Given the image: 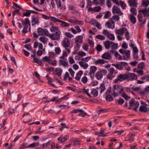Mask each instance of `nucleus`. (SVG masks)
<instances>
[{
  "label": "nucleus",
  "mask_w": 149,
  "mask_h": 149,
  "mask_svg": "<svg viewBox=\"0 0 149 149\" xmlns=\"http://www.w3.org/2000/svg\"><path fill=\"white\" fill-rule=\"evenodd\" d=\"M101 8L100 6H97L95 7L94 8V11L95 12H99L101 10Z\"/></svg>",
  "instance_id": "59"
},
{
  "label": "nucleus",
  "mask_w": 149,
  "mask_h": 149,
  "mask_svg": "<svg viewBox=\"0 0 149 149\" xmlns=\"http://www.w3.org/2000/svg\"><path fill=\"white\" fill-rule=\"evenodd\" d=\"M120 5L123 9H126L127 5L124 2L122 1H119V5Z\"/></svg>",
  "instance_id": "37"
},
{
  "label": "nucleus",
  "mask_w": 149,
  "mask_h": 149,
  "mask_svg": "<svg viewBox=\"0 0 149 149\" xmlns=\"http://www.w3.org/2000/svg\"><path fill=\"white\" fill-rule=\"evenodd\" d=\"M119 52L121 54L124 55L123 59L125 60H127L130 57V52L129 50H126L123 49H120Z\"/></svg>",
  "instance_id": "5"
},
{
  "label": "nucleus",
  "mask_w": 149,
  "mask_h": 149,
  "mask_svg": "<svg viewBox=\"0 0 149 149\" xmlns=\"http://www.w3.org/2000/svg\"><path fill=\"white\" fill-rule=\"evenodd\" d=\"M148 105L144 103L143 105H141L139 108L140 111L143 112H146L149 111V108L147 107Z\"/></svg>",
  "instance_id": "12"
},
{
  "label": "nucleus",
  "mask_w": 149,
  "mask_h": 149,
  "mask_svg": "<svg viewBox=\"0 0 149 149\" xmlns=\"http://www.w3.org/2000/svg\"><path fill=\"white\" fill-rule=\"evenodd\" d=\"M67 56V53L66 52H64L62 55L59 57L60 58L64 59Z\"/></svg>",
  "instance_id": "60"
},
{
  "label": "nucleus",
  "mask_w": 149,
  "mask_h": 149,
  "mask_svg": "<svg viewBox=\"0 0 149 149\" xmlns=\"http://www.w3.org/2000/svg\"><path fill=\"white\" fill-rule=\"evenodd\" d=\"M50 30L52 32L61 31L58 27L55 26H51L50 28Z\"/></svg>",
  "instance_id": "25"
},
{
  "label": "nucleus",
  "mask_w": 149,
  "mask_h": 149,
  "mask_svg": "<svg viewBox=\"0 0 149 149\" xmlns=\"http://www.w3.org/2000/svg\"><path fill=\"white\" fill-rule=\"evenodd\" d=\"M111 92L110 90H108L106 93L105 95L107 96L106 99L107 101L110 102L113 100V97L110 94Z\"/></svg>",
  "instance_id": "15"
},
{
  "label": "nucleus",
  "mask_w": 149,
  "mask_h": 149,
  "mask_svg": "<svg viewBox=\"0 0 149 149\" xmlns=\"http://www.w3.org/2000/svg\"><path fill=\"white\" fill-rule=\"evenodd\" d=\"M130 11L134 15H136L137 14L136 10L135 8H131Z\"/></svg>",
  "instance_id": "53"
},
{
  "label": "nucleus",
  "mask_w": 149,
  "mask_h": 149,
  "mask_svg": "<svg viewBox=\"0 0 149 149\" xmlns=\"http://www.w3.org/2000/svg\"><path fill=\"white\" fill-rule=\"evenodd\" d=\"M112 65L113 66H114L117 69L121 70L123 68V66H122L121 65L120 63V64H115L113 63Z\"/></svg>",
  "instance_id": "39"
},
{
  "label": "nucleus",
  "mask_w": 149,
  "mask_h": 149,
  "mask_svg": "<svg viewBox=\"0 0 149 149\" xmlns=\"http://www.w3.org/2000/svg\"><path fill=\"white\" fill-rule=\"evenodd\" d=\"M89 90L88 89H84L82 90V91H81V92L83 93H84V94H86L88 96L90 97H91V95H90V94L89 93H88Z\"/></svg>",
  "instance_id": "48"
},
{
  "label": "nucleus",
  "mask_w": 149,
  "mask_h": 149,
  "mask_svg": "<svg viewBox=\"0 0 149 149\" xmlns=\"http://www.w3.org/2000/svg\"><path fill=\"white\" fill-rule=\"evenodd\" d=\"M111 46L112 48L113 49H116L117 48V45L115 43L112 42H111Z\"/></svg>",
  "instance_id": "57"
},
{
  "label": "nucleus",
  "mask_w": 149,
  "mask_h": 149,
  "mask_svg": "<svg viewBox=\"0 0 149 149\" xmlns=\"http://www.w3.org/2000/svg\"><path fill=\"white\" fill-rule=\"evenodd\" d=\"M123 91V89L122 86L115 85L113 87L112 94L114 97H117L119 94H122Z\"/></svg>",
  "instance_id": "1"
},
{
  "label": "nucleus",
  "mask_w": 149,
  "mask_h": 149,
  "mask_svg": "<svg viewBox=\"0 0 149 149\" xmlns=\"http://www.w3.org/2000/svg\"><path fill=\"white\" fill-rule=\"evenodd\" d=\"M38 145V143H37V144L35 143H33L32 144H30L29 145L27 146L26 147L27 148H33L36 147Z\"/></svg>",
  "instance_id": "46"
},
{
  "label": "nucleus",
  "mask_w": 149,
  "mask_h": 149,
  "mask_svg": "<svg viewBox=\"0 0 149 149\" xmlns=\"http://www.w3.org/2000/svg\"><path fill=\"white\" fill-rule=\"evenodd\" d=\"M77 55L78 56H85L86 54V53L83 51H79V52H78V53H77Z\"/></svg>",
  "instance_id": "63"
},
{
  "label": "nucleus",
  "mask_w": 149,
  "mask_h": 149,
  "mask_svg": "<svg viewBox=\"0 0 149 149\" xmlns=\"http://www.w3.org/2000/svg\"><path fill=\"white\" fill-rule=\"evenodd\" d=\"M130 107L134 110L136 111L139 106L138 102L136 101L133 99H131L129 102Z\"/></svg>",
  "instance_id": "7"
},
{
  "label": "nucleus",
  "mask_w": 149,
  "mask_h": 149,
  "mask_svg": "<svg viewBox=\"0 0 149 149\" xmlns=\"http://www.w3.org/2000/svg\"><path fill=\"white\" fill-rule=\"evenodd\" d=\"M74 23L79 25H83L84 24V23L83 21H79L77 19H74Z\"/></svg>",
  "instance_id": "44"
},
{
  "label": "nucleus",
  "mask_w": 149,
  "mask_h": 149,
  "mask_svg": "<svg viewBox=\"0 0 149 149\" xmlns=\"http://www.w3.org/2000/svg\"><path fill=\"white\" fill-rule=\"evenodd\" d=\"M40 41L44 44H46L47 41V39L45 37H41L39 38Z\"/></svg>",
  "instance_id": "34"
},
{
  "label": "nucleus",
  "mask_w": 149,
  "mask_h": 149,
  "mask_svg": "<svg viewBox=\"0 0 149 149\" xmlns=\"http://www.w3.org/2000/svg\"><path fill=\"white\" fill-rule=\"evenodd\" d=\"M88 79L86 77L84 76L81 79V81L83 83H86L88 81Z\"/></svg>",
  "instance_id": "55"
},
{
  "label": "nucleus",
  "mask_w": 149,
  "mask_h": 149,
  "mask_svg": "<svg viewBox=\"0 0 149 149\" xmlns=\"http://www.w3.org/2000/svg\"><path fill=\"white\" fill-rule=\"evenodd\" d=\"M129 17L131 22L132 23L135 24L136 21V19L135 17L132 14H130Z\"/></svg>",
  "instance_id": "24"
},
{
  "label": "nucleus",
  "mask_w": 149,
  "mask_h": 149,
  "mask_svg": "<svg viewBox=\"0 0 149 149\" xmlns=\"http://www.w3.org/2000/svg\"><path fill=\"white\" fill-rule=\"evenodd\" d=\"M56 74L58 76H60L61 75L62 71L61 69L59 68H56L55 71Z\"/></svg>",
  "instance_id": "30"
},
{
  "label": "nucleus",
  "mask_w": 149,
  "mask_h": 149,
  "mask_svg": "<svg viewBox=\"0 0 149 149\" xmlns=\"http://www.w3.org/2000/svg\"><path fill=\"white\" fill-rule=\"evenodd\" d=\"M83 37L82 36H79L76 37L75 40V42L77 45H80L82 42Z\"/></svg>",
  "instance_id": "20"
},
{
  "label": "nucleus",
  "mask_w": 149,
  "mask_h": 149,
  "mask_svg": "<svg viewBox=\"0 0 149 149\" xmlns=\"http://www.w3.org/2000/svg\"><path fill=\"white\" fill-rule=\"evenodd\" d=\"M107 37L111 40H114L115 39V36L113 34L110 33Z\"/></svg>",
  "instance_id": "49"
},
{
  "label": "nucleus",
  "mask_w": 149,
  "mask_h": 149,
  "mask_svg": "<svg viewBox=\"0 0 149 149\" xmlns=\"http://www.w3.org/2000/svg\"><path fill=\"white\" fill-rule=\"evenodd\" d=\"M139 12H142L143 13L144 16L145 17H147L149 16V13L146 8L144 10H139Z\"/></svg>",
  "instance_id": "31"
},
{
  "label": "nucleus",
  "mask_w": 149,
  "mask_h": 149,
  "mask_svg": "<svg viewBox=\"0 0 149 149\" xmlns=\"http://www.w3.org/2000/svg\"><path fill=\"white\" fill-rule=\"evenodd\" d=\"M72 142L74 143L73 145L75 146L79 145L81 144L80 141L78 140L77 139H73Z\"/></svg>",
  "instance_id": "36"
},
{
  "label": "nucleus",
  "mask_w": 149,
  "mask_h": 149,
  "mask_svg": "<svg viewBox=\"0 0 149 149\" xmlns=\"http://www.w3.org/2000/svg\"><path fill=\"white\" fill-rule=\"evenodd\" d=\"M69 137L68 136H66L64 137L62 139H61V137H59L58 139V140L60 142L63 143V142L65 141Z\"/></svg>",
  "instance_id": "35"
},
{
  "label": "nucleus",
  "mask_w": 149,
  "mask_h": 149,
  "mask_svg": "<svg viewBox=\"0 0 149 149\" xmlns=\"http://www.w3.org/2000/svg\"><path fill=\"white\" fill-rule=\"evenodd\" d=\"M111 42L109 40L105 41L104 43V45L107 49H109L110 47Z\"/></svg>",
  "instance_id": "32"
},
{
  "label": "nucleus",
  "mask_w": 149,
  "mask_h": 149,
  "mask_svg": "<svg viewBox=\"0 0 149 149\" xmlns=\"http://www.w3.org/2000/svg\"><path fill=\"white\" fill-rule=\"evenodd\" d=\"M55 54H60L61 52V50L59 47H56L55 49Z\"/></svg>",
  "instance_id": "58"
},
{
  "label": "nucleus",
  "mask_w": 149,
  "mask_h": 149,
  "mask_svg": "<svg viewBox=\"0 0 149 149\" xmlns=\"http://www.w3.org/2000/svg\"><path fill=\"white\" fill-rule=\"evenodd\" d=\"M89 45L87 43L84 44L82 47V49L85 51H87L88 49Z\"/></svg>",
  "instance_id": "43"
},
{
  "label": "nucleus",
  "mask_w": 149,
  "mask_h": 149,
  "mask_svg": "<svg viewBox=\"0 0 149 149\" xmlns=\"http://www.w3.org/2000/svg\"><path fill=\"white\" fill-rule=\"evenodd\" d=\"M127 75V79H129L132 80H136L137 79V76L135 74L132 73H128Z\"/></svg>",
  "instance_id": "17"
},
{
  "label": "nucleus",
  "mask_w": 149,
  "mask_h": 149,
  "mask_svg": "<svg viewBox=\"0 0 149 149\" xmlns=\"http://www.w3.org/2000/svg\"><path fill=\"white\" fill-rule=\"evenodd\" d=\"M61 34V31L56 32V33L52 34H49L48 36L52 40H57L60 39Z\"/></svg>",
  "instance_id": "8"
},
{
  "label": "nucleus",
  "mask_w": 149,
  "mask_h": 149,
  "mask_svg": "<svg viewBox=\"0 0 149 149\" xmlns=\"http://www.w3.org/2000/svg\"><path fill=\"white\" fill-rule=\"evenodd\" d=\"M8 111L9 115H10L12 114L15 113V111L14 109L10 108L8 109Z\"/></svg>",
  "instance_id": "56"
},
{
  "label": "nucleus",
  "mask_w": 149,
  "mask_h": 149,
  "mask_svg": "<svg viewBox=\"0 0 149 149\" xmlns=\"http://www.w3.org/2000/svg\"><path fill=\"white\" fill-rule=\"evenodd\" d=\"M101 57L106 60H110L111 58V55L109 52L105 53L102 55Z\"/></svg>",
  "instance_id": "21"
},
{
  "label": "nucleus",
  "mask_w": 149,
  "mask_h": 149,
  "mask_svg": "<svg viewBox=\"0 0 149 149\" xmlns=\"http://www.w3.org/2000/svg\"><path fill=\"white\" fill-rule=\"evenodd\" d=\"M149 5V1H143L142 5L145 7H147Z\"/></svg>",
  "instance_id": "62"
},
{
  "label": "nucleus",
  "mask_w": 149,
  "mask_h": 149,
  "mask_svg": "<svg viewBox=\"0 0 149 149\" xmlns=\"http://www.w3.org/2000/svg\"><path fill=\"white\" fill-rule=\"evenodd\" d=\"M50 19L53 21H54V22H59L60 20L56 18L55 17H52V16H50Z\"/></svg>",
  "instance_id": "54"
},
{
  "label": "nucleus",
  "mask_w": 149,
  "mask_h": 149,
  "mask_svg": "<svg viewBox=\"0 0 149 149\" xmlns=\"http://www.w3.org/2000/svg\"><path fill=\"white\" fill-rule=\"evenodd\" d=\"M121 94V95L126 100H129L130 98V97L124 93L123 92L122 94Z\"/></svg>",
  "instance_id": "50"
},
{
  "label": "nucleus",
  "mask_w": 149,
  "mask_h": 149,
  "mask_svg": "<svg viewBox=\"0 0 149 149\" xmlns=\"http://www.w3.org/2000/svg\"><path fill=\"white\" fill-rule=\"evenodd\" d=\"M78 115L82 117H84L87 115V113H86L84 110L81 109Z\"/></svg>",
  "instance_id": "38"
},
{
  "label": "nucleus",
  "mask_w": 149,
  "mask_h": 149,
  "mask_svg": "<svg viewBox=\"0 0 149 149\" xmlns=\"http://www.w3.org/2000/svg\"><path fill=\"white\" fill-rule=\"evenodd\" d=\"M107 62V61H106L104 59H99L98 60L95 61L94 62L95 64L96 65L103 64Z\"/></svg>",
  "instance_id": "22"
},
{
  "label": "nucleus",
  "mask_w": 149,
  "mask_h": 149,
  "mask_svg": "<svg viewBox=\"0 0 149 149\" xmlns=\"http://www.w3.org/2000/svg\"><path fill=\"white\" fill-rule=\"evenodd\" d=\"M55 1L58 8L61 10L65 9L66 7L65 6L61 4V1L60 0H57Z\"/></svg>",
  "instance_id": "19"
},
{
  "label": "nucleus",
  "mask_w": 149,
  "mask_h": 149,
  "mask_svg": "<svg viewBox=\"0 0 149 149\" xmlns=\"http://www.w3.org/2000/svg\"><path fill=\"white\" fill-rule=\"evenodd\" d=\"M97 70V67L95 66H93L90 67L88 75L91 79H93L94 74Z\"/></svg>",
  "instance_id": "10"
},
{
  "label": "nucleus",
  "mask_w": 149,
  "mask_h": 149,
  "mask_svg": "<svg viewBox=\"0 0 149 149\" xmlns=\"http://www.w3.org/2000/svg\"><path fill=\"white\" fill-rule=\"evenodd\" d=\"M110 12L109 11H107L105 13L104 18L108 19L110 16Z\"/></svg>",
  "instance_id": "52"
},
{
  "label": "nucleus",
  "mask_w": 149,
  "mask_h": 149,
  "mask_svg": "<svg viewBox=\"0 0 149 149\" xmlns=\"http://www.w3.org/2000/svg\"><path fill=\"white\" fill-rule=\"evenodd\" d=\"M100 93H102L105 89V84L103 83L102 84L100 87Z\"/></svg>",
  "instance_id": "42"
},
{
  "label": "nucleus",
  "mask_w": 149,
  "mask_h": 149,
  "mask_svg": "<svg viewBox=\"0 0 149 149\" xmlns=\"http://www.w3.org/2000/svg\"><path fill=\"white\" fill-rule=\"evenodd\" d=\"M127 75L126 73L124 74H120L117 76V78L115 79L113 82L117 83L119 82L123 81L125 79H127Z\"/></svg>",
  "instance_id": "3"
},
{
  "label": "nucleus",
  "mask_w": 149,
  "mask_h": 149,
  "mask_svg": "<svg viewBox=\"0 0 149 149\" xmlns=\"http://www.w3.org/2000/svg\"><path fill=\"white\" fill-rule=\"evenodd\" d=\"M46 78L48 80V82L49 84L54 87H56L54 84L51 83L53 81V79L50 78L48 75H46Z\"/></svg>",
  "instance_id": "27"
},
{
  "label": "nucleus",
  "mask_w": 149,
  "mask_h": 149,
  "mask_svg": "<svg viewBox=\"0 0 149 149\" xmlns=\"http://www.w3.org/2000/svg\"><path fill=\"white\" fill-rule=\"evenodd\" d=\"M37 31L39 35L40 36L45 35L47 36L49 35V31L46 29H43L42 28H39L38 29Z\"/></svg>",
  "instance_id": "9"
},
{
  "label": "nucleus",
  "mask_w": 149,
  "mask_h": 149,
  "mask_svg": "<svg viewBox=\"0 0 149 149\" xmlns=\"http://www.w3.org/2000/svg\"><path fill=\"white\" fill-rule=\"evenodd\" d=\"M127 2L130 7H137L138 5L137 0H128Z\"/></svg>",
  "instance_id": "13"
},
{
  "label": "nucleus",
  "mask_w": 149,
  "mask_h": 149,
  "mask_svg": "<svg viewBox=\"0 0 149 149\" xmlns=\"http://www.w3.org/2000/svg\"><path fill=\"white\" fill-rule=\"evenodd\" d=\"M83 73V71L81 70L79 71L77 74L75 79L77 80H79L81 77Z\"/></svg>",
  "instance_id": "28"
},
{
  "label": "nucleus",
  "mask_w": 149,
  "mask_h": 149,
  "mask_svg": "<svg viewBox=\"0 0 149 149\" xmlns=\"http://www.w3.org/2000/svg\"><path fill=\"white\" fill-rule=\"evenodd\" d=\"M115 56L119 59L122 60L123 59L122 56L117 52H115Z\"/></svg>",
  "instance_id": "64"
},
{
  "label": "nucleus",
  "mask_w": 149,
  "mask_h": 149,
  "mask_svg": "<svg viewBox=\"0 0 149 149\" xmlns=\"http://www.w3.org/2000/svg\"><path fill=\"white\" fill-rule=\"evenodd\" d=\"M91 58L92 57L91 56H88L86 57L85 58H81V60L86 62H88L89 60H90Z\"/></svg>",
  "instance_id": "41"
},
{
  "label": "nucleus",
  "mask_w": 149,
  "mask_h": 149,
  "mask_svg": "<svg viewBox=\"0 0 149 149\" xmlns=\"http://www.w3.org/2000/svg\"><path fill=\"white\" fill-rule=\"evenodd\" d=\"M105 26L107 28L113 29L115 28V23L113 21L107 22H106Z\"/></svg>",
  "instance_id": "14"
},
{
  "label": "nucleus",
  "mask_w": 149,
  "mask_h": 149,
  "mask_svg": "<svg viewBox=\"0 0 149 149\" xmlns=\"http://www.w3.org/2000/svg\"><path fill=\"white\" fill-rule=\"evenodd\" d=\"M60 23H61V26L63 27H66L70 26V24L60 20Z\"/></svg>",
  "instance_id": "33"
},
{
  "label": "nucleus",
  "mask_w": 149,
  "mask_h": 149,
  "mask_svg": "<svg viewBox=\"0 0 149 149\" xmlns=\"http://www.w3.org/2000/svg\"><path fill=\"white\" fill-rule=\"evenodd\" d=\"M70 64H72L75 63V61L72 56H70L68 58Z\"/></svg>",
  "instance_id": "51"
},
{
  "label": "nucleus",
  "mask_w": 149,
  "mask_h": 149,
  "mask_svg": "<svg viewBox=\"0 0 149 149\" xmlns=\"http://www.w3.org/2000/svg\"><path fill=\"white\" fill-rule=\"evenodd\" d=\"M22 23L23 26V29L22 31V32L24 33H27L28 31V27L29 26H30V23L29 19L26 18L24 19V20H22Z\"/></svg>",
  "instance_id": "2"
},
{
  "label": "nucleus",
  "mask_w": 149,
  "mask_h": 149,
  "mask_svg": "<svg viewBox=\"0 0 149 149\" xmlns=\"http://www.w3.org/2000/svg\"><path fill=\"white\" fill-rule=\"evenodd\" d=\"M95 37L97 39L101 40H103L105 39V37L101 35H97L95 36Z\"/></svg>",
  "instance_id": "45"
},
{
  "label": "nucleus",
  "mask_w": 149,
  "mask_h": 149,
  "mask_svg": "<svg viewBox=\"0 0 149 149\" xmlns=\"http://www.w3.org/2000/svg\"><path fill=\"white\" fill-rule=\"evenodd\" d=\"M42 59L44 61H47L49 63L51 58H50V57L45 56L42 58Z\"/></svg>",
  "instance_id": "61"
},
{
  "label": "nucleus",
  "mask_w": 149,
  "mask_h": 149,
  "mask_svg": "<svg viewBox=\"0 0 149 149\" xmlns=\"http://www.w3.org/2000/svg\"><path fill=\"white\" fill-rule=\"evenodd\" d=\"M32 25L33 26L38 22V18H33L32 19Z\"/></svg>",
  "instance_id": "40"
},
{
  "label": "nucleus",
  "mask_w": 149,
  "mask_h": 149,
  "mask_svg": "<svg viewBox=\"0 0 149 149\" xmlns=\"http://www.w3.org/2000/svg\"><path fill=\"white\" fill-rule=\"evenodd\" d=\"M38 47L40 49H43V46L41 43H39L38 42H35L34 43L33 47L34 48H36Z\"/></svg>",
  "instance_id": "23"
},
{
  "label": "nucleus",
  "mask_w": 149,
  "mask_h": 149,
  "mask_svg": "<svg viewBox=\"0 0 149 149\" xmlns=\"http://www.w3.org/2000/svg\"><path fill=\"white\" fill-rule=\"evenodd\" d=\"M79 64L80 67L84 69H87L89 66V65L86 62L82 61H79Z\"/></svg>",
  "instance_id": "18"
},
{
  "label": "nucleus",
  "mask_w": 149,
  "mask_h": 149,
  "mask_svg": "<svg viewBox=\"0 0 149 149\" xmlns=\"http://www.w3.org/2000/svg\"><path fill=\"white\" fill-rule=\"evenodd\" d=\"M95 134L98 135L99 136L104 137L107 136V135L104 133V131L103 130H101L100 132H95Z\"/></svg>",
  "instance_id": "26"
},
{
  "label": "nucleus",
  "mask_w": 149,
  "mask_h": 149,
  "mask_svg": "<svg viewBox=\"0 0 149 149\" xmlns=\"http://www.w3.org/2000/svg\"><path fill=\"white\" fill-rule=\"evenodd\" d=\"M127 29L126 28L123 27L121 29L118 30H115V33L117 34L122 35L126 31H127Z\"/></svg>",
  "instance_id": "16"
},
{
  "label": "nucleus",
  "mask_w": 149,
  "mask_h": 149,
  "mask_svg": "<svg viewBox=\"0 0 149 149\" xmlns=\"http://www.w3.org/2000/svg\"><path fill=\"white\" fill-rule=\"evenodd\" d=\"M112 13L113 14H117L120 15H122L123 14L120 9V8L117 6H114L112 8Z\"/></svg>",
  "instance_id": "11"
},
{
  "label": "nucleus",
  "mask_w": 149,
  "mask_h": 149,
  "mask_svg": "<svg viewBox=\"0 0 149 149\" xmlns=\"http://www.w3.org/2000/svg\"><path fill=\"white\" fill-rule=\"evenodd\" d=\"M107 71L106 70H102L97 71L95 74V77L97 80H100L103 75H106Z\"/></svg>",
  "instance_id": "6"
},
{
  "label": "nucleus",
  "mask_w": 149,
  "mask_h": 149,
  "mask_svg": "<svg viewBox=\"0 0 149 149\" xmlns=\"http://www.w3.org/2000/svg\"><path fill=\"white\" fill-rule=\"evenodd\" d=\"M91 94L94 97H96L98 95V91L95 89H92L91 90Z\"/></svg>",
  "instance_id": "29"
},
{
  "label": "nucleus",
  "mask_w": 149,
  "mask_h": 149,
  "mask_svg": "<svg viewBox=\"0 0 149 149\" xmlns=\"http://www.w3.org/2000/svg\"><path fill=\"white\" fill-rule=\"evenodd\" d=\"M59 62L61 65L64 67H67L68 65V63L64 60H60Z\"/></svg>",
  "instance_id": "47"
},
{
  "label": "nucleus",
  "mask_w": 149,
  "mask_h": 149,
  "mask_svg": "<svg viewBox=\"0 0 149 149\" xmlns=\"http://www.w3.org/2000/svg\"><path fill=\"white\" fill-rule=\"evenodd\" d=\"M70 42L69 40L67 38H65L62 41V46L64 47L68 53L70 52V50L68 48L70 46Z\"/></svg>",
  "instance_id": "4"
}]
</instances>
